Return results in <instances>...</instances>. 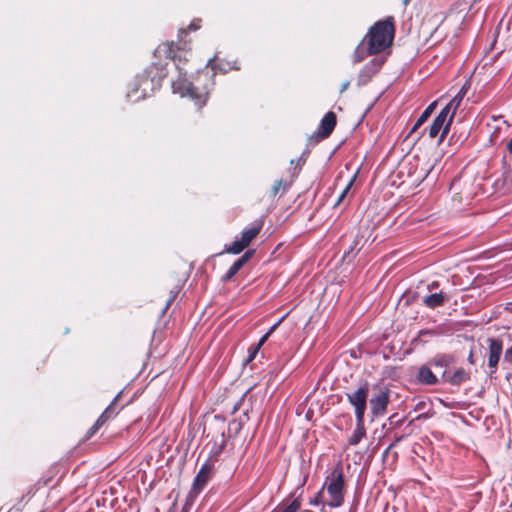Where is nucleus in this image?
I'll use <instances>...</instances> for the list:
<instances>
[{
	"instance_id": "f257e3e1",
	"label": "nucleus",
	"mask_w": 512,
	"mask_h": 512,
	"mask_svg": "<svg viewBox=\"0 0 512 512\" xmlns=\"http://www.w3.org/2000/svg\"><path fill=\"white\" fill-rule=\"evenodd\" d=\"M158 58L171 59L178 70V77L172 82L173 93L179 94L181 97H189L195 104L201 108L206 104L210 88L214 85L213 75L208 71L199 72L196 82H190L186 78V71L180 67L182 61H187L189 52L173 42L160 44L154 52Z\"/></svg>"
},
{
	"instance_id": "f03ea898",
	"label": "nucleus",
	"mask_w": 512,
	"mask_h": 512,
	"mask_svg": "<svg viewBox=\"0 0 512 512\" xmlns=\"http://www.w3.org/2000/svg\"><path fill=\"white\" fill-rule=\"evenodd\" d=\"M166 75V69L161 64H152L129 89L127 98L132 102L144 99L149 95V92L160 87L161 81Z\"/></svg>"
},
{
	"instance_id": "7ed1b4c3",
	"label": "nucleus",
	"mask_w": 512,
	"mask_h": 512,
	"mask_svg": "<svg viewBox=\"0 0 512 512\" xmlns=\"http://www.w3.org/2000/svg\"><path fill=\"white\" fill-rule=\"evenodd\" d=\"M394 32L395 28L392 17L375 23L365 37V41L368 44V53L377 54L389 47L392 44Z\"/></svg>"
},
{
	"instance_id": "20e7f679",
	"label": "nucleus",
	"mask_w": 512,
	"mask_h": 512,
	"mask_svg": "<svg viewBox=\"0 0 512 512\" xmlns=\"http://www.w3.org/2000/svg\"><path fill=\"white\" fill-rule=\"evenodd\" d=\"M325 487L329 495L326 504L329 507H340L344 502V473L340 466H337L327 476Z\"/></svg>"
},
{
	"instance_id": "39448f33",
	"label": "nucleus",
	"mask_w": 512,
	"mask_h": 512,
	"mask_svg": "<svg viewBox=\"0 0 512 512\" xmlns=\"http://www.w3.org/2000/svg\"><path fill=\"white\" fill-rule=\"evenodd\" d=\"M454 116L447 109L443 108L429 127V136L435 138L440 132V141L447 136Z\"/></svg>"
},
{
	"instance_id": "423d86ee",
	"label": "nucleus",
	"mask_w": 512,
	"mask_h": 512,
	"mask_svg": "<svg viewBox=\"0 0 512 512\" xmlns=\"http://www.w3.org/2000/svg\"><path fill=\"white\" fill-rule=\"evenodd\" d=\"M368 392L369 387L368 384L365 383L361 385L357 390L346 394L349 403L355 408L356 418H364L367 407Z\"/></svg>"
},
{
	"instance_id": "0eeeda50",
	"label": "nucleus",
	"mask_w": 512,
	"mask_h": 512,
	"mask_svg": "<svg viewBox=\"0 0 512 512\" xmlns=\"http://www.w3.org/2000/svg\"><path fill=\"white\" fill-rule=\"evenodd\" d=\"M213 467H214L213 462H210L209 460L206 461L201 466L196 477L194 478L192 490L189 493V499L192 496H196L203 490V488L206 486V484L208 483V481L210 480V478L212 476Z\"/></svg>"
},
{
	"instance_id": "6e6552de",
	"label": "nucleus",
	"mask_w": 512,
	"mask_h": 512,
	"mask_svg": "<svg viewBox=\"0 0 512 512\" xmlns=\"http://www.w3.org/2000/svg\"><path fill=\"white\" fill-rule=\"evenodd\" d=\"M384 63V58L375 57L367 63L358 75L357 84L366 85L371 78L379 71Z\"/></svg>"
},
{
	"instance_id": "1a4fd4ad",
	"label": "nucleus",
	"mask_w": 512,
	"mask_h": 512,
	"mask_svg": "<svg viewBox=\"0 0 512 512\" xmlns=\"http://www.w3.org/2000/svg\"><path fill=\"white\" fill-rule=\"evenodd\" d=\"M389 404V390H380L370 399V409L374 416L383 415Z\"/></svg>"
},
{
	"instance_id": "9d476101",
	"label": "nucleus",
	"mask_w": 512,
	"mask_h": 512,
	"mask_svg": "<svg viewBox=\"0 0 512 512\" xmlns=\"http://www.w3.org/2000/svg\"><path fill=\"white\" fill-rule=\"evenodd\" d=\"M336 126V115L334 112H328L320 122V125L315 132L317 141L327 138Z\"/></svg>"
},
{
	"instance_id": "9b49d317",
	"label": "nucleus",
	"mask_w": 512,
	"mask_h": 512,
	"mask_svg": "<svg viewBox=\"0 0 512 512\" xmlns=\"http://www.w3.org/2000/svg\"><path fill=\"white\" fill-rule=\"evenodd\" d=\"M489 344V356L488 366L491 369V374L496 371L500 356L503 350L502 341L496 338H489L487 340Z\"/></svg>"
},
{
	"instance_id": "f8f14e48",
	"label": "nucleus",
	"mask_w": 512,
	"mask_h": 512,
	"mask_svg": "<svg viewBox=\"0 0 512 512\" xmlns=\"http://www.w3.org/2000/svg\"><path fill=\"white\" fill-rule=\"evenodd\" d=\"M495 189L503 194L512 192V167H506L502 177L495 182Z\"/></svg>"
},
{
	"instance_id": "ddd939ff",
	"label": "nucleus",
	"mask_w": 512,
	"mask_h": 512,
	"mask_svg": "<svg viewBox=\"0 0 512 512\" xmlns=\"http://www.w3.org/2000/svg\"><path fill=\"white\" fill-rule=\"evenodd\" d=\"M417 380L421 384L434 385L438 382L437 377L428 365H422L418 369Z\"/></svg>"
},
{
	"instance_id": "4468645a",
	"label": "nucleus",
	"mask_w": 512,
	"mask_h": 512,
	"mask_svg": "<svg viewBox=\"0 0 512 512\" xmlns=\"http://www.w3.org/2000/svg\"><path fill=\"white\" fill-rule=\"evenodd\" d=\"M469 86L467 84H464L461 89L458 91V93L450 100V102L444 107L451 113V115H455L457 109L460 107Z\"/></svg>"
},
{
	"instance_id": "2eb2a0df",
	"label": "nucleus",
	"mask_w": 512,
	"mask_h": 512,
	"mask_svg": "<svg viewBox=\"0 0 512 512\" xmlns=\"http://www.w3.org/2000/svg\"><path fill=\"white\" fill-rule=\"evenodd\" d=\"M366 436L364 418H356V427L353 434L348 439V444L356 446Z\"/></svg>"
},
{
	"instance_id": "dca6fc26",
	"label": "nucleus",
	"mask_w": 512,
	"mask_h": 512,
	"mask_svg": "<svg viewBox=\"0 0 512 512\" xmlns=\"http://www.w3.org/2000/svg\"><path fill=\"white\" fill-rule=\"evenodd\" d=\"M447 300L448 297L446 296V294H444L443 292H439L425 296L423 298V303L428 308L434 309L442 306Z\"/></svg>"
},
{
	"instance_id": "f3484780",
	"label": "nucleus",
	"mask_w": 512,
	"mask_h": 512,
	"mask_svg": "<svg viewBox=\"0 0 512 512\" xmlns=\"http://www.w3.org/2000/svg\"><path fill=\"white\" fill-rule=\"evenodd\" d=\"M278 324H279V322H278V323H276V324H274V325H273V326L268 330V332H267L266 334H264V335L260 338V340L258 341V343H257V344L252 345V346L248 349V354H249V355H248V359H247V361H252V360L256 357V355H257V353H258L259 349H260V348H261V346H262V345L267 341V339H268V338H269V336L272 334V332L276 329V327L278 326Z\"/></svg>"
},
{
	"instance_id": "a211bd4d",
	"label": "nucleus",
	"mask_w": 512,
	"mask_h": 512,
	"mask_svg": "<svg viewBox=\"0 0 512 512\" xmlns=\"http://www.w3.org/2000/svg\"><path fill=\"white\" fill-rule=\"evenodd\" d=\"M262 229V222L254 223L252 227L246 228L242 231L241 239L244 245L249 246L251 241L259 234Z\"/></svg>"
},
{
	"instance_id": "6ab92c4d",
	"label": "nucleus",
	"mask_w": 512,
	"mask_h": 512,
	"mask_svg": "<svg viewBox=\"0 0 512 512\" xmlns=\"http://www.w3.org/2000/svg\"><path fill=\"white\" fill-rule=\"evenodd\" d=\"M470 379V372L459 368L457 369L448 379V382L452 385H459Z\"/></svg>"
},
{
	"instance_id": "aec40b11",
	"label": "nucleus",
	"mask_w": 512,
	"mask_h": 512,
	"mask_svg": "<svg viewBox=\"0 0 512 512\" xmlns=\"http://www.w3.org/2000/svg\"><path fill=\"white\" fill-rule=\"evenodd\" d=\"M119 396H116L112 403L104 410V412L99 416V418L96 421V427L100 428L109 418L113 417L117 414V412L114 409V404L117 401Z\"/></svg>"
},
{
	"instance_id": "412c9836",
	"label": "nucleus",
	"mask_w": 512,
	"mask_h": 512,
	"mask_svg": "<svg viewBox=\"0 0 512 512\" xmlns=\"http://www.w3.org/2000/svg\"><path fill=\"white\" fill-rule=\"evenodd\" d=\"M437 105V102L434 101L432 102L431 104H429L426 109L422 112V114L420 115V117L417 119V121L415 122L411 132H414L416 131L419 127H421L426 121L427 119L430 117V115L432 114V112L434 111L435 107Z\"/></svg>"
},
{
	"instance_id": "4be33fe9",
	"label": "nucleus",
	"mask_w": 512,
	"mask_h": 512,
	"mask_svg": "<svg viewBox=\"0 0 512 512\" xmlns=\"http://www.w3.org/2000/svg\"><path fill=\"white\" fill-rule=\"evenodd\" d=\"M453 362V357L448 354H437L430 360L429 365L433 367H448Z\"/></svg>"
},
{
	"instance_id": "5701e85b",
	"label": "nucleus",
	"mask_w": 512,
	"mask_h": 512,
	"mask_svg": "<svg viewBox=\"0 0 512 512\" xmlns=\"http://www.w3.org/2000/svg\"><path fill=\"white\" fill-rule=\"evenodd\" d=\"M301 503L298 499H293L290 503L279 505L273 512H296Z\"/></svg>"
},
{
	"instance_id": "b1692460",
	"label": "nucleus",
	"mask_w": 512,
	"mask_h": 512,
	"mask_svg": "<svg viewBox=\"0 0 512 512\" xmlns=\"http://www.w3.org/2000/svg\"><path fill=\"white\" fill-rule=\"evenodd\" d=\"M367 55H370V54L368 53V44H367V42L364 39L363 42L360 43L358 45V47L356 48V50H355L354 62H361V61H363L364 58Z\"/></svg>"
},
{
	"instance_id": "393cba45",
	"label": "nucleus",
	"mask_w": 512,
	"mask_h": 512,
	"mask_svg": "<svg viewBox=\"0 0 512 512\" xmlns=\"http://www.w3.org/2000/svg\"><path fill=\"white\" fill-rule=\"evenodd\" d=\"M290 187V183L283 180H276L271 187V196L275 197L280 191L285 193Z\"/></svg>"
},
{
	"instance_id": "a878e982",
	"label": "nucleus",
	"mask_w": 512,
	"mask_h": 512,
	"mask_svg": "<svg viewBox=\"0 0 512 512\" xmlns=\"http://www.w3.org/2000/svg\"><path fill=\"white\" fill-rule=\"evenodd\" d=\"M246 247H248V246L244 245L243 240L240 238V239H236L230 246L226 247L224 251L229 254H239Z\"/></svg>"
},
{
	"instance_id": "bb28decb",
	"label": "nucleus",
	"mask_w": 512,
	"mask_h": 512,
	"mask_svg": "<svg viewBox=\"0 0 512 512\" xmlns=\"http://www.w3.org/2000/svg\"><path fill=\"white\" fill-rule=\"evenodd\" d=\"M242 268V266H240L236 261L230 266V268L228 269V271L225 273L224 277H223V280L224 281H229L231 280L236 274L237 272Z\"/></svg>"
},
{
	"instance_id": "cd10ccee",
	"label": "nucleus",
	"mask_w": 512,
	"mask_h": 512,
	"mask_svg": "<svg viewBox=\"0 0 512 512\" xmlns=\"http://www.w3.org/2000/svg\"><path fill=\"white\" fill-rule=\"evenodd\" d=\"M356 180V175H354L350 180L349 182L347 183V185L345 186V188L343 189V191L341 192V194L339 195L338 197V200L336 202V205H339L346 197V195L348 194L349 190L351 189V187L353 186L354 182Z\"/></svg>"
},
{
	"instance_id": "c85d7f7f",
	"label": "nucleus",
	"mask_w": 512,
	"mask_h": 512,
	"mask_svg": "<svg viewBox=\"0 0 512 512\" xmlns=\"http://www.w3.org/2000/svg\"><path fill=\"white\" fill-rule=\"evenodd\" d=\"M224 447H225V437H224V433H222L220 436L219 444H215V447L212 450L214 456L217 457L223 451Z\"/></svg>"
},
{
	"instance_id": "c756f323",
	"label": "nucleus",
	"mask_w": 512,
	"mask_h": 512,
	"mask_svg": "<svg viewBox=\"0 0 512 512\" xmlns=\"http://www.w3.org/2000/svg\"><path fill=\"white\" fill-rule=\"evenodd\" d=\"M504 360L507 362H512V347L508 348L505 351Z\"/></svg>"
},
{
	"instance_id": "7c9ffc66",
	"label": "nucleus",
	"mask_w": 512,
	"mask_h": 512,
	"mask_svg": "<svg viewBox=\"0 0 512 512\" xmlns=\"http://www.w3.org/2000/svg\"><path fill=\"white\" fill-rule=\"evenodd\" d=\"M200 28V20H194L190 26H189V29L190 30H197Z\"/></svg>"
},
{
	"instance_id": "2f4dec72",
	"label": "nucleus",
	"mask_w": 512,
	"mask_h": 512,
	"mask_svg": "<svg viewBox=\"0 0 512 512\" xmlns=\"http://www.w3.org/2000/svg\"><path fill=\"white\" fill-rule=\"evenodd\" d=\"M175 297H176V294H173V295L170 296V298L167 300V303H166V305H165V307L163 309V313L169 308V306L174 301Z\"/></svg>"
},
{
	"instance_id": "473e14b6",
	"label": "nucleus",
	"mask_w": 512,
	"mask_h": 512,
	"mask_svg": "<svg viewBox=\"0 0 512 512\" xmlns=\"http://www.w3.org/2000/svg\"><path fill=\"white\" fill-rule=\"evenodd\" d=\"M236 262L243 267L244 264L248 262V259L244 255H242L240 258L236 260Z\"/></svg>"
},
{
	"instance_id": "72a5a7b5",
	"label": "nucleus",
	"mask_w": 512,
	"mask_h": 512,
	"mask_svg": "<svg viewBox=\"0 0 512 512\" xmlns=\"http://www.w3.org/2000/svg\"><path fill=\"white\" fill-rule=\"evenodd\" d=\"M227 65H228V68H226V67H219L218 69L220 71H222L223 73L227 72L230 69H234V66H230V64H227Z\"/></svg>"
},
{
	"instance_id": "f704fd0d",
	"label": "nucleus",
	"mask_w": 512,
	"mask_h": 512,
	"mask_svg": "<svg viewBox=\"0 0 512 512\" xmlns=\"http://www.w3.org/2000/svg\"><path fill=\"white\" fill-rule=\"evenodd\" d=\"M349 84H350V83H349V81L344 82V83L341 85V89H340V91H341V92H344V91L349 87Z\"/></svg>"
},
{
	"instance_id": "c9c22d12",
	"label": "nucleus",
	"mask_w": 512,
	"mask_h": 512,
	"mask_svg": "<svg viewBox=\"0 0 512 512\" xmlns=\"http://www.w3.org/2000/svg\"><path fill=\"white\" fill-rule=\"evenodd\" d=\"M467 360H468V362H469L470 364H474V358H473V352H472V351H470V353H469V356H468V359H467Z\"/></svg>"
},
{
	"instance_id": "e433bc0d",
	"label": "nucleus",
	"mask_w": 512,
	"mask_h": 512,
	"mask_svg": "<svg viewBox=\"0 0 512 512\" xmlns=\"http://www.w3.org/2000/svg\"><path fill=\"white\" fill-rule=\"evenodd\" d=\"M253 254V251L249 250L246 251L243 255L249 260Z\"/></svg>"
},
{
	"instance_id": "4c0bfd02",
	"label": "nucleus",
	"mask_w": 512,
	"mask_h": 512,
	"mask_svg": "<svg viewBox=\"0 0 512 512\" xmlns=\"http://www.w3.org/2000/svg\"><path fill=\"white\" fill-rule=\"evenodd\" d=\"M507 149L512 154V138L510 139V141L507 144Z\"/></svg>"
},
{
	"instance_id": "58836bf2",
	"label": "nucleus",
	"mask_w": 512,
	"mask_h": 512,
	"mask_svg": "<svg viewBox=\"0 0 512 512\" xmlns=\"http://www.w3.org/2000/svg\"><path fill=\"white\" fill-rule=\"evenodd\" d=\"M437 286H438V283H437V282H432V283L428 286V288L431 290V289H435V288H437Z\"/></svg>"
},
{
	"instance_id": "ea45409f",
	"label": "nucleus",
	"mask_w": 512,
	"mask_h": 512,
	"mask_svg": "<svg viewBox=\"0 0 512 512\" xmlns=\"http://www.w3.org/2000/svg\"><path fill=\"white\" fill-rule=\"evenodd\" d=\"M95 427H96V423L90 428V431H89L90 434L95 433L99 429V428H95Z\"/></svg>"
},
{
	"instance_id": "a19ab883",
	"label": "nucleus",
	"mask_w": 512,
	"mask_h": 512,
	"mask_svg": "<svg viewBox=\"0 0 512 512\" xmlns=\"http://www.w3.org/2000/svg\"><path fill=\"white\" fill-rule=\"evenodd\" d=\"M187 509H188V503L185 504V506L183 507L182 512H187Z\"/></svg>"
}]
</instances>
